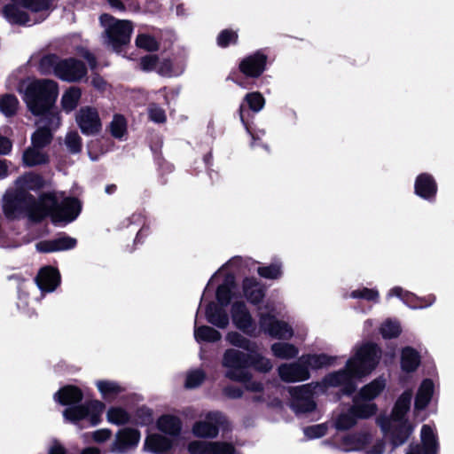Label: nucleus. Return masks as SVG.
I'll return each instance as SVG.
<instances>
[{
  "mask_svg": "<svg viewBox=\"0 0 454 454\" xmlns=\"http://www.w3.org/2000/svg\"><path fill=\"white\" fill-rule=\"evenodd\" d=\"M278 375L285 382L304 381L310 378V372L302 356L290 364H281L278 367Z\"/></svg>",
  "mask_w": 454,
  "mask_h": 454,
  "instance_id": "16",
  "label": "nucleus"
},
{
  "mask_svg": "<svg viewBox=\"0 0 454 454\" xmlns=\"http://www.w3.org/2000/svg\"><path fill=\"white\" fill-rule=\"evenodd\" d=\"M380 333L383 339L391 340L397 338L401 334L402 328L397 321L388 318L381 324Z\"/></svg>",
  "mask_w": 454,
  "mask_h": 454,
  "instance_id": "46",
  "label": "nucleus"
},
{
  "mask_svg": "<svg viewBox=\"0 0 454 454\" xmlns=\"http://www.w3.org/2000/svg\"><path fill=\"white\" fill-rule=\"evenodd\" d=\"M302 357L308 366V369L312 368L314 370L330 366L335 361L334 356H331L325 353L308 354V355H303Z\"/></svg>",
  "mask_w": 454,
  "mask_h": 454,
  "instance_id": "37",
  "label": "nucleus"
},
{
  "mask_svg": "<svg viewBox=\"0 0 454 454\" xmlns=\"http://www.w3.org/2000/svg\"><path fill=\"white\" fill-rule=\"evenodd\" d=\"M350 297L353 299H362L368 301H376L379 298V292L374 289L364 287L356 289L350 293Z\"/></svg>",
  "mask_w": 454,
  "mask_h": 454,
  "instance_id": "58",
  "label": "nucleus"
},
{
  "mask_svg": "<svg viewBox=\"0 0 454 454\" xmlns=\"http://www.w3.org/2000/svg\"><path fill=\"white\" fill-rule=\"evenodd\" d=\"M421 364L419 352L411 346H406L401 350L400 364L403 372L411 373L418 370Z\"/></svg>",
  "mask_w": 454,
  "mask_h": 454,
  "instance_id": "28",
  "label": "nucleus"
},
{
  "mask_svg": "<svg viewBox=\"0 0 454 454\" xmlns=\"http://www.w3.org/2000/svg\"><path fill=\"white\" fill-rule=\"evenodd\" d=\"M434 297H429L428 301L426 298H420L415 295L414 294L406 291L403 296V303L411 309H423L430 306L434 301Z\"/></svg>",
  "mask_w": 454,
  "mask_h": 454,
  "instance_id": "49",
  "label": "nucleus"
},
{
  "mask_svg": "<svg viewBox=\"0 0 454 454\" xmlns=\"http://www.w3.org/2000/svg\"><path fill=\"white\" fill-rule=\"evenodd\" d=\"M259 325L262 332L275 339L290 340L294 336L292 326L270 313L260 314Z\"/></svg>",
  "mask_w": 454,
  "mask_h": 454,
  "instance_id": "12",
  "label": "nucleus"
},
{
  "mask_svg": "<svg viewBox=\"0 0 454 454\" xmlns=\"http://www.w3.org/2000/svg\"><path fill=\"white\" fill-rule=\"evenodd\" d=\"M65 144L67 151L72 154H76L82 152V138L76 131H70L67 134Z\"/></svg>",
  "mask_w": 454,
  "mask_h": 454,
  "instance_id": "56",
  "label": "nucleus"
},
{
  "mask_svg": "<svg viewBox=\"0 0 454 454\" xmlns=\"http://www.w3.org/2000/svg\"><path fill=\"white\" fill-rule=\"evenodd\" d=\"M60 61L61 60L53 54L43 56L39 62V70L43 74H54L57 76Z\"/></svg>",
  "mask_w": 454,
  "mask_h": 454,
  "instance_id": "48",
  "label": "nucleus"
},
{
  "mask_svg": "<svg viewBox=\"0 0 454 454\" xmlns=\"http://www.w3.org/2000/svg\"><path fill=\"white\" fill-rule=\"evenodd\" d=\"M224 308L210 301L206 307L207 321L218 328H226L229 325V316Z\"/></svg>",
  "mask_w": 454,
  "mask_h": 454,
  "instance_id": "27",
  "label": "nucleus"
},
{
  "mask_svg": "<svg viewBox=\"0 0 454 454\" xmlns=\"http://www.w3.org/2000/svg\"><path fill=\"white\" fill-rule=\"evenodd\" d=\"M4 9V15L9 22L32 26L44 20L51 10L50 0H12Z\"/></svg>",
  "mask_w": 454,
  "mask_h": 454,
  "instance_id": "3",
  "label": "nucleus"
},
{
  "mask_svg": "<svg viewBox=\"0 0 454 454\" xmlns=\"http://www.w3.org/2000/svg\"><path fill=\"white\" fill-rule=\"evenodd\" d=\"M87 74L84 64L74 59H62L57 71V76L67 82H78Z\"/></svg>",
  "mask_w": 454,
  "mask_h": 454,
  "instance_id": "17",
  "label": "nucleus"
},
{
  "mask_svg": "<svg viewBox=\"0 0 454 454\" xmlns=\"http://www.w3.org/2000/svg\"><path fill=\"white\" fill-rule=\"evenodd\" d=\"M226 340L234 347L242 348L249 353H254L257 349L255 342L244 337L238 332H230L226 335Z\"/></svg>",
  "mask_w": 454,
  "mask_h": 454,
  "instance_id": "40",
  "label": "nucleus"
},
{
  "mask_svg": "<svg viewBox=\"0 0 454 454\" xmlns=\"http://www.w3.org/2000/svg\"><path fill=\"white\" fill-rule=\"evenodd\" d=\"M136 45L147 51H155L159 49L157 40L148 34H139L136 38Z\"/></svg>",
  "mask_w": 454,
  "mask_h": 454,
  "instance_id": "55",
  "label": "nucleus"
},
{
  "mask_svg": "<svg viewBox=\"0 0 454 454\" xmlns=\"http://www.w3.org/2000/svg\"><path fill=\"white\" fill-rule=\"evenodd\" d=\"M75 121L81 132L85 136L96 135L102 128L99 115H75Z\"/></svg>",
  "mask_w": 454,
  "mask_h": 454,
  "instance_id": "31",
  "label": "nucleus"
},
{
  "mask_svg": "<svg viewBox=\"0 0 454 454\" xmlns=\"http://www.w3.org/2000/svg\"><path fill=\"white\" fill-rule=\"evenodd\" d=\"M372 442V434L368 432L356 433L343 438V442L351 450H363Z\"/></svg>",
  "mask_w": 454,
  "mask_h": 454,
  "instance_id": "36",
  "label": "nucleus"
},
{
  "mask_svg": "<svg viewBox=\"0 0 454 454\" xmlns=\"http://www.w3.org/2000/svg\"><path fill=\"white\" fill-rule=\"evenodd\" d=\"M226 378L231 380L240 382L244 384L245 389L250 392L263 393L264 385L261 381L253 380L251 372L247 371H227Z\"/></svg>",
  "mask_w": 454,
  "mask_h": 454,
  "instance_id": "26",
  "label": "nucleus"
},
{
  "mask_svg": "<svg viewBox=\"0 0 454 454\" xmlns=\"http://www.w3.org/2000/svg\"><path fill=\"white\" fill-rule=\"evenodd\" d=\"M250 359V353L247 354L235 348H228L223 353L222 364L223 367L230 369L229 371L240 372L247 369Z\"/></svg>",
  "mask_w": 454,
  "mask_h": 454,
  "instance_id": "22",
  "label": "nucleus"
},
{
  "mask_svg": "<svg viewBox=\"0 0 454 454\" xmlns=\"http://www.w3.org/2000/svg\"><path fill=\"white\" fill-rule=\"evenodd\" d=\"M245 101L253 112H260L265 104V99L259 92H252L246 96Z\"/></svg>",
  "mask_w": 454,
  "mask_h": 454,
  "instance_id": "57",
  "label": "nucleus"
},
{
  "mask_svg": "<svg viewBox=\"0 0 454 454\" xmlns=\"http://www.w3.org/2000/svg\"><path fill=\"white\" fill-rule=\"evenodd\" d=\"M288 393L291 396L290 408L296 415L312 412L317 408L313 398L314 389L311 384L290 387Z\"/></svg>",
  "mask_w": 454,
  "mask_h": 454,
  "instance_id": "10",
  "label": "nucleus"
},
{
  "mask_svg": "<svg viewBox=\"0 0 454 454\" xmlns=\"http://www.w3.org/2000/svg\"><path fill=\"white\" fill-rule=\"evenodd\" d=\"M211 442L193 441L188 444L191 454H211Z\"/></svg>",
  "mask_w": 454,
  "mask_h": 454,
  "instance_id": "60",
  "label": "nucleus"
},
{
  "mask_svg": "<svg viewBox=\"0 0 454 454\" xmlns=\"http://www.w3.org/2000/svg\"><path fill=\"white\" fill-rule=\"evenodd\" d=\"M411 390L403 391L396 399L389 419L392 420H408L406 414L411 409Z\"/></svg>",
  "mask_w": 454,
  "mask_h": 454,
  "instance_id": "30",
  "label": "nucleus"
},
{
  "mask_svg": "<svg viewBox=\"0 0 454 454\" xmlns=\"http://www.w3.org/2000/svg\"><path fill=\"white\" fill-rule=\"evenodd\" d=\"M96 386L103 399L106 401L115 399L125 390V388L120 386L117 382L111 380H98Z\"/></svg>",
  "mask_w": 454,
  "mask_h": 454,
  "instance_id": "35",
  "label": "nucleus"
},
{
  "mask_svg": "<svg viewBox=\"0 0 454 454\" xmlns=\"http://www.w3.org/2000/svg\"><path fill=\"white\" fill-rule=\"evenodd\" d=\"M54 400L62 406L70 407L82 402V390L74 385H66L54 394Z\"/></svg>",
  "mask_w": 454,
  "mask_h": 454,
  "instance_id": "24",
  "label": "nucleus"
},
{
  "mask_svg": "<svg viewBox=\"0 0 454 454\" xmlns=\"http://www.w3.org/2000/svg\"><path fill=\"white\" fill-rule=\"evenodd\" d=\"M231 312L235 326L245 334L252 335L255 330V325L245 302L241 301L233 302Z\"/></svg>",
  "mask_w": 454,
  "mask_h": 454,
  "instance_id": "15",
  "label": "nucleus"
},
{
  "mask_svg": "<svg viewBox=\"0 0 454 454\" xmlns=\"http://www.w3.org/2000/svg\"><path fill=\"white\" fill-rule=\"evenodd\" d=\"M17 184L19 188H23L25 191L36 192L44 187L45 181L42 175L28 172L18 178Z\"/></svg>",
  "mask_w": 454,
  "mask_h": 454,
  "instance_id": "34",
  "label": "nucleus"
},
{
  "mask_svg": "<svg viewBox=\"0 0 454 454\" xmlns=\"http://www.w3.org/2000/svg\"><path fill=\"white\" fill-rule=\"evenodd\" d=\"M173 448V442L161 434H148L145 440L144 450L153 454H168Z\"/></svg>",
  "mask_w": 454,
  "mask_h": 454,
  "instance_id": "25",
  "label": "nucleus"
},
{
  "mask_svg": "<svg viewBox=\"0 0 454 454\" xmlns=\"http://www.w3.org/2000/svg\"><path fill=\"white\" fill-rule=\"evenodd\" d=\"M255 115H239L240 121L246 128L247 133L253 139H259L261 135H264V129L257 127L254 123Z\"/></svg>",
  "mask_w": 454,
  "mask_h": 454,
  "instance_id": "51",
  "label": "nucleus"
},
{
  "mask_svg": "<svg viewBox=\"0 0 454 454\" xmlns=\"http://www.w3.org/2000/svg\"><path fill=\"white\" fill-rule=\"evenodd\" d=\"M3 212L8 219H16L25 214L35 218L36 215H41L42 208L40 201L37 202L34 195L23 188L17 187L4 195Z\"/></svg>",
  "mask_w": 454,
  "mask_h": 454,
  "instance_id": "4",
  "label": "nucleus"
},
{
  "mask_svg": "<svg viewBox=\"0 0 454 454\" xmlns=\"http://www.w3.org/2000/svg\"><path fill=\"white\" fill-rule=\"evenodd\" d=\"M355 380H359L352 367L348 365L337 372L329 373L325 378V383L330 387H341L343 395L350 396L356 391V383Z\"/></svg>",
  "mask_w": 454,
  "mask_h": 454,
  "instance_id": "11",
  "label": "nucleus"
},
{
  "mask_svg": "<svg viewBox=\"0 0 454 454\" xmlns=\"http://www.w3.org/2000/svg\"><path fill=\"white\" fill-rule=\"evenodd\" d=\"M159 74L163 76H172L176 74L173 69V65L169 59H159V65L156 71Z\"/></svg>",
  "mask_w": 454,
  "mask_h": 454,
  "instance_id": "64",
  "label": "nucleus"
},
{
  "mask_svg": "<svg viewBox=\"0 0 454 454\" xmlns=\"http://www.w3.org/2000/svg\"><path fill=\"white\" fill-rule=\"evenodd\" d=\"M158 429L165 434L176 437L182 431V421L175 415L164 414L157 420Z\"/></svg>",
  "mask_w": 454,
  "mask_h": 454,
  "instance_id": "29",
  "label": "nucleus"
},
{
  "mask_svg": "<svg viewBox=\"0 0 454 454\" xmlns=\"http://www.w3.org/2000/svg\"><path fill=\"white\" fill-rule=\"evenodd\" d=\"M109 131L113 137L122 140L128 135V122L125 115H114L109 125Z\"/></svg>",
  "mask_w": 454,
  "mask_h": 454,
  "instance_id": "42",
  "label": "nucleus"
},
{
  "mask_svg": "<svg viewBox=\"0 0 454 454\" xmlns=\"http://www.w3.org/2000/svg\"><path fill=\"white\" fill-rule=\"evenodd\" d=\"M238 38L236 32L232 30H223L217 36V43L221 47H227L230 43H235Z\"/></svg>",
  "mask_w": 454,
  "mask_h": 454,
  "instance_id": "62",
  "label": "nucleus"
},
{
  "mask_svg": "<svg viewBox=\"0 0 454 454\" xmlns=\"http://www.w3.org/2000/svg\"><path fill=\"white\" fill-rule=\"evenodd\" d=\"M159 58L155 55H147L140 60L141 69L146 72L157 71Z\"/></svg>",
  "mask_w": 454,
  "mask_h": 454,
  "instance_id": "63",
  "label": "nucleus"
},
{
  "mask_svg": "<svg viewBox=\"0 0 454 454\" xmlns=\"http://www.w3.org/2000/svg\"><path fill=\"white\" fill-rule=\"evenodd\" d=\"M19 100L12 94L0 97V112L3 114H15L19 109Z\"/></svg>",
  "mask_w": 454,
  "mask_h": 454,
  "instance_id": "53",
  "label": "nucleus"
},
{
  "mask_svg": "<svg viewBox=\"0 0 454 454\" xmlns=\"http://www.w3.org/2000/svg\"><path fill=\"white\" fill-rule=\"evenodd\" d=\"M271 351L276 357L281 359H292L297 356L298 348L288 342H276L271 345Z\"/></svg>",
  "mask_w": 454,
  "mask_h": 454,
  "instance_id": "41",
  "label": "nucleus"
},
{
  "mask_svg": "<svg viewBox=\"0 0 454 454\" xmlns=\"http://www.w3.org/2000/svg\"><path fill=\"white\" fill-rule=\"evenodd\" d=\"M251 359L248 360V368H254L255 371L260 372H269L272 369V364L270 359L260 355L256 350L254 353H250Z\"/></svg>",
  "mask_w": 454,
  "mask_h": 454,
  "instance_id": "47",
  "label": "nucleus"
},
{
  "mask_svg": "<svg viewBox=\"0 0 454 454\" xmlns=\"http://www.w3.org/2000/svg\"><path fill=\"white\" fill-rule=\"evenodd\" d=\"M104 27L105 43L114 51L120 52L122 46L130 42L133 31L132 22L127 20H117L114 16L104 13L99 17Z\"/></svg>",
  "mask_w": 454,
  "mask_h": 454,
  "instance_id": "5",
  "label": "nucleus"
},
{
  "mask_svg": "<svg viewBox=\"0 0 454 454\" xmlns=\"http://www.w3.org/2000/svg\"><path fill=\"white\" fill-rule=\"evenodd\" d=\"M41 215L38 220L43 216H50L52 223H69L74 222L82 211V203L76 197H66L61 201L54 192H43L39 197Z\"/></svg>",
  "mask_w": 454,
  "mask_h": 454,
  "instance_id": "2",
  "label": "nucleus"
},
{
  "mask_svg": "<svg viewBox=\"0 0 454 454\" xmlns=\"http://www.w3.org/2000/svg\"><path fill=\"white\" fill-rule=\"evenodd\" d=\"M207 378L206 372L201 369L189 372L184 381V387L187 389L197 388L202 385Z\"/></svg>",
  "mask_w": 454,
  "mask_h": 454,
  "instance_id": "50",
  "label": "nucleus"
},
{
  "mask_svg": "<svg viewBox=\"0 0 454 454\" xmlns=\"http://www.w3.org/2000/svg\"><path fill=\"white\" fill-rule=\"evenodd\" d=\"M233 297L232 291L225 286H218L215 292L217 304L227 307Z\"/></svg>",
  "mask_w": 454,
  "mask_h": 454,
  "instance_id": "59",
  "label": "nucleus"
},
{
  "mask_svg": "<svg viewBox=\"0 0 454 454\" xmlns=\"http://www.w3.org/2000/svg\"><path fill=\"white\" fill-rule=\"evenodd\" d=\"M77 246V239L61 232L53 239L42 240L35 244V248L40 253H54L74 249Z\"/></svg>",
  "mask_w": 454,
  "mask_h": 454,
  "instance_id": "18",
  "label": "nucleus"
},
{
  "mask_svg": "<svg viewBox=\"0 0 454 454\" xmlns=\"http://www.w3.org/2000/svg\"><path fill=\"white\" fill-rule=\"evenodd\" d=\"M377 424L394 449L404 444L414 430L409 420H392L388 417L378 418Z\"/></svg>",
  "mask_w": 454,
  "mask_h": 454,
  "instance_id": "8",
  "label": "nucleus"
},
{
  "mask_svg": "<svg viewBox=\"0 0 454 454\" xmlns=\"http://www.w3.org/2000/svg\"><path fill=\"white\" fill-rule=\"evenodd\" d=\"M352 413L357 419H366L374 416L378 411V406L374 403H356L352 407Z\"/></svg>",
  "mask_w": 454,
  "mask_h": 454,
  "instance_id": "45",
  "label": "nucleus"
},
{
  "mask_svg": "<svg viewBox=\"0 0 454 454\" xmlns=\"http://www.w3.org/2000/svg\"><path fill=\"white\" fill-rule=\"evenodd\" d=\"M382 356L380 347L372 341L363 342L355 354L348 360V365L352 367L358 379H363L374 371Z\"/></svg>",
  "mask_w": 454,
  "mask_h": 454,
  "instance_id": "6",
  "label": "nucleus"
},
{
  "mask_svg": "<svg viewBox=\"0 0 454 454\" xmlns=\"http://www.w3.org/2000/svg\"><path fill=\"white\" fill-rule=\"evenodd\" d=\"M243 295L253 305H259L266 296L267 287L254 277H246L242 280Z\"/></svg>",
  "mask_w": 454,
  "mask_h": 454,
  "instance_id": "20",
  "label": "nucleus"
},
{
  "mask_svg": "<svg viewBox=\"0 0 454 454\" xmlns=\"http://www.w3.org/2000/svg\"><path fill=\"white\" fill-rule=\"evenodd\" d=\"M39 289L43 292H53L60 283V274L52 266L41 268L35 278Z\"/></svg>",
  "mask_w": 454,
  "mask_h": 454,
  "instance_id": "21",
  "label": "nucleus"
},
{
  "mask_svg": "<svg viewBox=\"0 0 454 454\" xmlns=\"http://www.w3.org/2000/svg\"><path fill=\"white\" fill-rule=\"evenodd\" d=\"M153 421V410L143 405L138 407L135 411L134 420L132 421L136 425L139 426H149Z\"/></svg>",
  "mask_w": 454,
  "mask_h": 454,
  "instance_id": "52",
  "label": "nucleus"
},
{
  "mask_svg": "<svg viewBox=\"0 0 454 454\" xmlns=\"http://www.w3.org/2000/svg\"><path fill=\"white\" fill-rule=\"evenodd\" d=\"M194 337L198 342H216L221 340L222 334L219 331L208 325L195 327Z\"/></svg>",
  "mask_w": 454,
  "mask_h": 454,
  "instance_id": "39",
  "label": "nucleus"
},
{
  "mask_svg": "<svg viewBox=\"0 0 454 454\" xmlns=\"http://www.w3.org/2000/svg\"><path fill=\"white\" fill-rule=\"evenodd\" d=\"M43 148L28 147L27 148L22 156L23 164L27 167H35L39 165H45L50 162V157L46 153L41 152Z\"/></svg>",
  "mask_w": 454,
  "mask_h": 454,
  "instance_id": "33",
  "label": "nucleus"
},
{
  "mask_svg": "<svg viewBox=\"0 0 454 454\" xmlns=\"http://www.w3.org/2000/svg\"><path fill=\"white\" fill-rule=\"evenodd\" d=\"M386 387V380L380 376L370 383L361 387L358 397L365 402H370L378 397Z\"/></svg>",
  "mask_w": 454,
  "mask_h": 454,
  "instance_id": "32",
  "label": "nucleus"
},
{
  "mask_svg": "<svg viewBox=\"0 0 454 454\" xmlns=\"http://www.w3.org/2000/svg\"><path fill=\"white\" fill-rule=\"evenodd\" d=\"M82 91L77 87H71L66 90L61 98V105L65 111H73L81 98Z\"/></svg>",
  "mask_w": 454,
  "mask_h": 454,
  "instance_id": "43",
  "label": "nucleus"
},
{
  "mask_svg": "<svg viewBox=\"0 0 454 454\" xmlns=\"http://www.w3.org/2000/svg\"><path fill=\"white\" fill-rule=\"evenodd\" d=\"M257 273L265 279H279L283 276V263L279 259H276L269 265L259 266Z\"/></svg>",
  "mask_w": 454,
  "mask_h": 454,
  "instance_id": "38",
  "label": "nucleus"
},
{
  "mask_svg": "<svg viewBox=\"0 0 454 454\" xmlns=\"http://www.w3.org/2000/svg\"><path fill=\"white\" fill-rule=\"evenodd\" d=\"M140 431L133 427H123L115 434V439L110 446V452L114 454H126L135 450L140 441Z\"/></svg>",
  "mask_w": 454,
  "mask_h": 454,
  "instance_id": "14",
  "label": "nucleus"
},
{
  "mask_svg": "<svg viewBox=\"0 0 454 454\" xmlns=\"http://www.w3.org/2000/svg\"><path fill=\"white\" fill-rule=\"evenodd\" d=\"M35 120L37 129L31 136V143L34 147L45 148L52 139L53 133L61 125V115H37Z\"/></svg>",
  "mask_w": 454,
  "mask_h": 454,
  "instance_id": "9",
  "label": "nucleus"
},
{
  "mask_svg": "<svg viewBox=\"0 0 454 454\" xmlns=\"http://www.w3.org/2000/svg\"><path fill=\"white\" fill-rule=\"evenodd\" d=\"M106 418L108 422L117 426L131 422L129 413L122 407H110L107 411Z\"/></svg>",
  "mask_w": 454,
  "mask_h": 454,
  "instance_id": "44",
  "label": "nucleus"
},
{
  "mask_svg": "<svg viewBox=\"0 0 454 454\" xmlns=\"http://www.w3.org/2000/svg\"><path fill=\"white\" fill-rule=\"evenodd\" d=\"M17 90L23 94L32 114H46L55 105L59 90L52 80L27 78L19 82Z\"/></svg>",
  "mask_w": 454,
  "mask_h": 454,
  "instance_id": "1",
  "label": "nucleus"
},
{
  "mask_svg": "<svg viewBox=\"0 0 454 454\" xmlns=\"http://www.w3.org/2000/svg\"><path fill=\"white\" fill-rule=\"evenodd\" d=\"M227 422L226 417L221 411H210L206 415L205 420L194 423L192 433L199 438H215L219 434L220 427Z\"/></svg>",
  "mask_w": 454,
  "mask_h": 454,
  "instance_id": "13",
  "label": "nucleus"
},
{
  "mask_svg": "<svg viewBox=\"0 0 454 454\" xmlns=\"http://www.w3.org/2000/svg\"><path fill=\"white\" fill-rule=\"evenodd\" d=\"M327 431V426L323 423L306 427L304 428V434L309 439H316L325 435Z\"/></svg>",
  "mask_w": 454,
  "mask_h": 454,
  "instance_id": "61",
  "label": "nucleus"
},
{
  "mask_svg": "<svg viewBox=\"0 0 454 454\" xmlns=\"http://www.w3.org/2000/svg\"><path fill=\"white\" fill-rule=\"evenodd\" d=\"M438 185L434 176L427 172L417 176L414 182V193L419 198L433 202L435 200Z\"/></svg>",
  "mask_w": 454,
  "mask_h": 454,
  "instance_id": "19",
  "label": "nucleus"
},
{
  "mask_svg": "<svg viewBox=\"0 0 454 454\" xmlns=\"http://www.w3.org/2000/svg\"><path fill=\"white\" fill-rule=\"evenodd\" d=\"M266 56L262 53H254L245 58L239 64L240 71L248 77H259L266 66Z\"/></svg>",
  "mask_w": 454,
  "mask_h": 454,
  "instance_id": "23",
  "label": "nucleus"
},
{
  "mask_svg": "<svg viewBox=\"0 0 454 454\" xmlns=\"http://www.w3.org/2000/svg\"><path fill=\"white\" fill-rule=\"evenodd\" d=\"M357 422L356 417L352 413L350 408L347 413L339 415L335 421V427L339 431H345L352 428Z\"/></svg>",
  "mask_w": 454,
  "mask_h": 454,
  "instance_id": "54",
  "label": "nucleus"
},
{
  "mask_svg": "<svg viewBox=\"0 0 454 454\" xmlns=\"http://www.w3.org/2000/svg\"><path fill=\"white\" fill-rule=\"evenodd\" d=\"M106 404L99 400H88L75 405L67 407L63 412L65 421L73 425H79L82 420H88L92 427L102 421V413Z\"/></svg>",
  "mask_w": 454,
  "mask_h": 454,
  "instance_id": "7",
  "label": "nucleus"
}]
</instances>
